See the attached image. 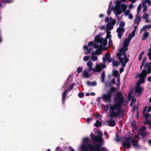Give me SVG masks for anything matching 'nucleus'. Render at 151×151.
I'll return each instance as SVG.
<instances>
[{"mask_svg": "<svg viewBox=\"0 0 151 151\" xmlns=\"http://www.w3.org/2000/svg\"><path fill=\"white\" fill-rule=\"evenodd\" d=\"M114 104L110 106L109 109V116L110 118H114L116 116L119 117L123 111L121 110V108L122 105L125 106L124 103L126 102V101L119 92H118L114 98Z\"/></svg>", "mask_w": 151, "mask_h": 151, "instance_id": "f257e3e1", "label": "nucleus"}, {"mask_svg": "<svg viewBox=\"0 0 151 151\" xmlns=\"http://www.w3.org/2000/svg\"><path fill=\"white\" fill-rule=\"evenodd\" d=\"M87 65L88 68L90 70L93 71L92 73L94 75H98L97 73H100L101 72L102 69H103L106 67V65L105 64H98L96 65L94 68H92V63L91 61H88Z\"/></svg>", "mask_w": 151, "mask_h": 151, "instance_id": "f03ea898", "label": "nucleus"}, {"mask_svg": "<svg viewBox=\"0 0 151 151\" xmlns=\"http://www.w3.org/2000/svg\"><path fill=\"white\" fill-rule=\"evenodd\" d=\"M93 43L92 41H90L89 42L88 45L86 46V45H84L83 47V50H86L87 51L86 52H85V53L86 54H87L89 53L91 51L92 48H90L88 49V47H89L90 46L93 45L94 48L96 49H98L102 48V45H99L96 44H93Z\"/></svg>", "mask_w": 151, "mask_h": 151, "instance_id": "7ed1b4c3", "label": "nucleus"}, {"mask_svg": "<svg viewBox=\"0 0 151 151\" xmlns=\"http://www.w3.org/2000/svg\"><path fill=\"white\" fill-rule=\"evenodd\" d=\"M102 145L96 143L94 146L91 144H89L88 146L91 151H106V149L104 147H102L100 149Z\"/></svg>", "mask_w": 151, "mask_h": 151, "instance_id": "20e7f679", "label": "nucleus"}, {"mask_svg": "<svg viewBox=\"0 0 151 151\" xmlns=\"http://www.w3.org/2000/svg\"><path fill=\"white\" fill-rule=\"evenodd\" d=\"M112 94L108 92L107 93L102 94L101 98L105 103H110L111 101V98Z\"/></svg>", "mask_w": 151, "mask_h": 151, "instance_id": "39448f33", "label": "nucleus"}, {"mask_svg": "<svg viewBox=\"0 0 151 151\" xmlns=\"http://www.w3.org/2000/svg\"><path fill=\"white\" fill-rule=\"evenodd\" d=\"M89 138L88 137H85L83 139V144L81 146V147L82 151H89L88 149L89 148L88 145V147L87 146V144L89 143Z\"/></svg>", "mask_w": 151, "mask_h": 151, "instance_id": "423d86ee", "label": "nucleus"}, {"mask_svg": "<svg viewBox=\"0 0 151 151\" xmlns=\"http://www.w3.org/2000/svg\"><path fill=\"white\" fill-rule=\"evenodd\" d=\"M132 137H127L122 143V145L126 148H129L131 147V145L130 141Z\"/></svg>", "mask_w": 151, "mask_h": 151, "instance_id": "0eeeda50", "label": "nucleus"}, {"mask_svg": "<svg viewBox=\"0 0 151 151\" xmlns=\"http://www.w3.org/2000/svg\"><path fill=\"white\" fill-rule=\"evenodd\" d=\"M103 61L104 63V64L107 62L108 63H109L112 62V58L110 56V54L109 52H107L105 55L104 57L103 58Z\"/></svg>", "mask_w": 151, "mask_h": 151, "instance_id": "6e6552de", "label": "nucleus"}, {"mask_svg": "<svg viewBox=\"0 0 151 151\" xmlns=\"http://www.w3.org/2000/svg\"><path fill=\"white\" fill-rule=\"evenodd\" d=\"M118 33V37L119 39L121 38L122 36L125 32V29L123 27H118L116 31Z\"/></svg>", "mask_w": 151, "mask_h": 151, "instance_id": "1a4fd4ad", "label": "nucleus"}, {"mask_svg": "<svg viewBox=\"0 0 151 151\" xmlns=\"http://www.w3.org/2000/svg\"><path fill=\"white\" fill-rule=\"evenodd\" d=\"M131 142L132 143L133 146L136 149H140L141 148V147L138 143V141L137 140L132 139Z\"/></svg>", "mask_w": 151, "mask_h": 151, "instance_id": "9d476101", "label": "nucleus"}, {"mask_svg": "<svg viewBox=\"0 0 151 151\" xmlns=\"http://www.w3.org/2000/svg\"><path fill=\"white\" fill-rule=\"evenodd\" d=\"M132 38H130V37L126 39L124 42L123 47H125L126 50H128L127 47L129 45V44L130 41Z\"/></svg>", "mask_w": 151, "mask_h": 151, "instance_id": "9b49d317", "label": "nucleus"}, {"mask_svg": "<svg viewBox=\"0 0 151 151\" xmlns=\"http://www.w3.org/2000/svg\"><path fill=\"white\" fill-rule=\"evenodd\" d=\"M93 140L94 141L97 142L99 143H101L103 141L102 137L99 136H95L93 137Z\"/></svg>", "mask_w": 151, "mask_h": 151, "instance_id": "f8f14e48", "label": "nucleus"}, {"mask_svg": "<svg viewBox=\"0 0 151 151\" xmlns=\"http://www.w3.org/2000/svg\"><path fill=\"white\" fill-rule=\"evenodd\" d=\"M106 122L108 123V125L110 127H113L115 126L116 124V122L112 119H110Z\"/></svg>", "mask_w": 151, "mask_h": 151, "instance_id": "ddd939ff", "label": "nucleus"}, {"mask_svg": "<svg viewBox=\"0 0 151 151\" xmlns=\"http://www.w3.org/2000/svg\"><path fill=\"white\" fill-rule=\"evenodd\" d=\"M67 92L68 90H65L63 93V95L62 96V101L64 105L65 104V102L66 99V95Z\"/></svg>", "mask_w": 151, "mask_h": 151, "instance_id": "4468645a", "label": "nucleus"}, {"mask_svg": "<svg viewBox=\"0 0 151 151\" xmlns=\"http://www.w3.org/2000/svg\"><path fill=\"white\" fill-rule=\"evenodd\" d=\"M137 26H135L134 27V30L132 32V33L131 34H130L129 35V37H130V38H132L134 37V36L135 34V32L136 31V30L137 28Z\"/></svg>", "mask_w": 151, "mask_h": 151, "instance_id": "2eb2a0df", "label": "nucleus"}, {"mask_svg": "<svg viewBox=\"0 0 151 151\" xmlns=\"http://www.w3.org/2000/svg\"><path fill=\"white\" fill-rule=\"evenodd\" d=\"M136 78H137L138 77L140 78V79L138 81V82H139L141 84L145 82V79L146 76H136Z\"/></svg>", "mask_w": 151, "mask_h": 151, "instance_id": "dca6fc26", "label": "nucleus"}, {"mask_svg": "<svg viewBox=\"0 0 151 151\" xmlns=\"http://www.w3.org/2000/svg\"><path fill=\"white\" fill-rule=\"evenodd\" d=\"M143 90L142 88H136L135 89V92L136 93H138L139 95L142 93Z\"/></svg>", "mask_w": 151, "mask_h": 151, "instance_id": "f3484780", "label": "nucleus"}, {"mask_svg": "<svg viewBox=\"0 0 151 151\" xmlns=\"http://www.w3.org/2000/svg\"><path fill=\"white\" fill-rule=\"evenodd\" d=\"M91 58L93 60L96 61L98 60V57L96 55V52L92 53Z\"/></svg>", "mask_w": 151, "mask_h": 151, "instance_id": "a211bd4d", "label": "nucleus"}, {"mask_svg": "<svg viewBox=\"0 0 151 151\" xmlns=\"http://www.w3.org/2000/svg\"><path fill=\"white\" fill-rule=\"evenodd\" d=\"M149 35V33L147 32V31L145 32L143 34V35L142 37V40H146V38L148 37Z\"/></svg>", "mask_w": 151, "mask_h": 151, "instance_id": "6ab92c4d", "label": "nucleus"}, {"mask_svg": "<svg viewBox=\"0 0 151 151\" xmlns=\"http://www.w3.org/2000/svg\"><path fill=\"white\" fill-rule=\"evenodd\" d=\"M148 74L147 71L145 69L142 70V72L140 74H137L136 76H147Z\"/></svg>", "mask_w": 151, "mask_h": 151, "instance_id": "aec40b11", "label": "nucleus"}, {"mask_svg": "<svg viewBox=\"0 0 151 151\" xmlns=\"http://www.w3.org/2000/svg\"><path fill=\"white\" fill-rule=\"evenodd\" d=\"M107 30H111L113 28V26L110 24V22H108L106 25Z\"/></svg>", "mask_w": 151, "mask_h": 151, "instance_id": "412c9836", "label": "nucleus"}, {"mask_svg": "<svg viewBox=\"0 0 151 151\" xmlns=\"http://www.w3.org/2000/svg\"><path fill=\"white\" fill-rule=\"evenodd\" d=\"M86 84L89 86H95L96 85V83L95 81L91 82L89 81H87L86 82Z\"/></svg>", "mask_w": 151, "mask_h": 151, "instance_id": "4be33fe9", "label": "nucleus"}, {"mask_svg": "<svg viewBox=\"0 0 151 151\" xmlns=\"http://www.w3.org/2000/svg\"><path fill=\"white\" fill-rule=\"evenodd\" d=\"M147 128L145 126H143L140 129L139 133L144 132L146 130Z\"/></svg>", "mask_w": 151, "mask_h": 151, "instance_id": "5701e85b", "label": "nucleus"}, {"mask_svg": "<svg viewBox=\"0 0 151 151\" xmlns=\"http://www.w3.org/2000/svg\"><path fill=\"white\" fill-rule=\"evenodd\" d=\"M139 134L141 136V137L143 138H145L146 137V136L147 134V132H140V133H139Z\"/></svg>", "mask_w": 151, "mask_h": 151, "instance_id": "b1692460", "label": "nucleus"}, {"mask_svg": "<svg viewBox=\"0 0 151 151\" xmlns=\"http://www.w3.org/2000/svg\"><path fill=\"white\" fill-rule=\"evenodd\" d=\"M91 70L88 69L85 70L83 72L82 76H89L88 73Z\"/></svg>", "mask_w": 151, "mask_h": 151, "instance_id": "393cba45", "label": "nucleus"}, {"mask_svg": "<svg viewBox=\"0 0 151 151\" xmlns=\"http://www.w3.org/2000/svg\"><path fill=\"white\" fill-rule=\"evenodd\" d=\"M137 18H136L134 21V23H135L136 24H138L139 22H140V19L139 16H137Z\"/></svg>", "mask_w": 151, "mask_h": 151, "instance_id": "a878e982", "label": "nucleus"}, {"mask_svg": "<svg viewBox=\"0 0 151 151\" xmlns=\"http://www.w3.org/2000/svg\"><path fill=\"white\" fill-rule=\"evenodd\" d=\"M101 124L102 122H100L98 120H96L95 124L96 127H98L101 125Z\"/></svg>", "mask_w": 151, "mask_h": 151, "instance_id": "bb28decb", "label": "nucleus"}, {"mask_svg": "<svg viewBox=\"0 0 151 151\" xmlns=\"http://www.w3.org/2000/svg\"><path fill=\"white\" fill-rule=\"evenodd\" d=\"M117 91L116 88L114 87H111L110 90L108 92L109 93H110L111 94H112V93L116 91Z\"/></svg>", "mask_w": 151, "mask_h": 151, "instance_id": "cd10ccee", "label": "nucleus"}, {"mask_svg": "<svg viewBox=\"0 0 151 151\" xmlns=\"http://www.w3.org/2000/svg\"><path fill=\"white\" fill-rule=\"evenodd\" d=\"M111 33V32L109 30H106V37L107 38L109 39L111 37V35L110 34Z\"/></svg>", "mask_w": 151, "mask_h": 151, "instance_id": "c85d7f7f", "label": "nucleus"}, {"mask_svg": "<svg viewBox=\"0 0 151 151\" xmlns=\"http://www.w3.org/2000/svg\"><path fill=\"white\" fill-rule=\"evenodd\" d=\"M144 116L146 120H148V118H151V114L149 113H146L145 114Z\"/></svg>", "mask_w": 151, "mask_h": 151, "instance_id": "c756f323", "label": "nucleus"}, {"mask_svg": "<svg viewBox=\"0 0 151 151\" xmlns=\"http://www.w3.org/2000/svg\"><path fill=\"white\" fill-rule=\"evenodd\" d=\"M102 49H99L96 50V52H96V54L98 55H100L102 53Z\"/></svg>", "mask_w": 151, "mask_h": 151, "instance_id": "7c9ffc66", "label": "nucleus"}, {"mask_svg": "<svg viewBox=\"0 0 151 151\" xmlns=\"http://www.w3.org/2000/svg\"><path fill=\"white\" fill-rule=\"evenodd\" d=\"M146 13L145 12L143 14V18L146 20L147 22L148 21V18L149 15L148 14H146Z\"/></svg>", "mask_w": 151, "mask_h": 151, "instance_id": "2f4dec72", "label": "nucleus"}, {"mask_svg": "<svg viewBox=\"0 0 151 151\" xmlns=\"http://www.w3.org/2000/svg\"><path fill=\"white\" fill-rule=\"evenodd\" d=\"M127 50H126V49H125V47H123L121 48L120 49V52L121 53H124L126 52V51Z\"/></svg>", "mask_w": 151, "mask_h": 151, "instance_id": "473e14b6", "label": "nucleus"}, {"mask_svg": "<svg viewBox=\"0 0 151 151\" xmlns=\"http://www.w3.org/2000/svg\"><path fill=\"white\" fill-rule=\"evenodd\" d=\"M144 124H147L151 125V119L147 120L144 122Z\"/></svg>", "mask_w": 151, "mask_h": 151, "instance_id": "72a5a7b5", "label": "nucleus"}, {"mask_svg": "<svg viewBox=\"0 0 151 151\" xmlns=\"http://www.w3.org/2000/svg\"><path fill=\"white\" fill-rule=\"evenodd\" d=\"M141 6L140 4H139L137 7V16H139V13L140 10L141 8Z\"/></svg>", "mask_w": 151, "mask_h": 151, "instance_id": "f704fd0d", "label": "nucleus"}, {"mask_svg": "<svg viewBox=\"0 0 151 151\" xmlns=\"http://www.w3.org/2000/svg\"><path fill=\"white\" fill-rule=\"evenodd\" d=\"M112 74L113 76H119L118 71H116L115 70H113L112 72Z\"/></svg>", "mask_w": 151, "mask_h": 151, "instance_id": "c9c22d12", "label": "nucleus"}, {"mask_svg": "<svg viewBox=\"0 0 151 151\" xmlns=\"http://www.w3.org/2000/svg\"><path fill=\"white\" fill-rule=\"evenodd\" d=\"M113 65L114 66H118L119 64V63L118 61H113L112 62Z\"/></svg>", "mask_w": 151, "mask_h": 151, "instance_id": "e433bc0d", "label": "nucleus"}, {"mask_svg": "<svg viewBox=\"0 0 151 151\" xmlns=\"http://www.w3.org/2000/svg\"><path fill=\"white\" fill-rule=\"evenodd\" d=\"M122 13V11L120 9H117L115 12V14H120Z\"/></svg>", "mask_w": 151, "mask_h": 151, "instance_id": "4c0bfd02", "label": "nucleus"}, {"mask_svg": "<svg viewBox=\"0 0 151 151\" xmlns=\"http://www.w3.org/2000/svg\"><path fill=\"white\" fill-rule=\"evenodd\" d=\"M109 22H110V24H111V25H112L113 26L116 24V21L115 19H113Z\"/></svg>", "mask_w": 151, "mask_h": 151, "instance_id": "58836bf2", "label": "nucleus"}, {"mask_svg": "<svg viewBox=\"0 0 151 151\" xmlns=\"http://www.w3.org/2000/svg\"><path fill=\"white\" fill-rule=\"evenodd\" d=\"M84 96V94L83 92H80L78 93V96L80 98H83Z\"/></svg>", "mask_w": 151, "mask_h": 151, "instance_id": "ea45409f", "label": "nucleus"}, {"mask_svg": "<svg viewBox=\"0 0 151 151\" xmlns=\"http://www.w3.org/2000/svg\"><path fill=\"white\" fill-rule=\"evenodd\" d=\"M100 38V37L99 35L97 36L95 38V41L98 43Z\"/></svg>", "mask_w": 151, "mask_h": 151, "instance_id": "a19ab883", "label": "nucleus"}, {"mask_svg": "<svg viewBox=\"0 0 151 151\" xmlns=\"http://www.w3.org/2000/svg\"><path fill=\"white\" fill-rule=\"evenodd\" d=\"M149 50L150 51L147 53V55L149 56V59L151 60V48H150Z\"/></svg>", "mask_w": 151, "mask_h": 151, "instance_id": "79ce46f5", "label": "nucleus"}, {"mask_svg": "<svg viewBox=\"0 0 151 151\" xmlns=\"http://www.w3.org/2000/svg\"><path fill=\"white\" fill-rule=\"evenodd\" d=\"M83 69L82 67H78L77 68V73H80L82 72Z\"/></svg>", "mask_w": 151, "mask_h": 151, "instance_id": "37998d69", "label": "nucleus"}, {"mask_svg": "<svg viewBox=\"0 0 151 151\" xmlns=\"http://www.w3.org/2000/svg\"><path fill=\"white\" fill-rule=\"evenodd\" d=\"M116 5L117 6H120L121 5V2L120 1L117 0L116 2Z\"/></svg>", "mask_w": 151, "mask_h": 151, "instance_id": "c03bdc74", "label": "nucleus"}, {"mask_svg": "<svg viewBox=\"0 0 151 151\" xmlns=\"http://www.w3.org/2000/svg\"><path fill=\"white\" fill-rule=\"evenodd\" d=\"M121 7L122 10L123 11H125L126 8V6L124 4H122Z\"/></svg>", "mask_w": 151, "mask_h": 151, "instance_id": "a18cd8bd", "label": "nucleus"}, {"mask_svg": "<svg viewBox=\"0 0 151 151\" xmlns=\"http://www.w3.org/2000/svg\"><path fill=\"white\" fill-rule=\"evenodd\" d=\"M147 67V68H151V62L149 63L148 64L147 63L145 66V68Z\"/></svg>", "mask_w": 151, "mask_h": 151, "instance_id": "49530a36", "label": "nucleus"}, {"mask_svg": "<svg viewBox=\"0 0 151 151\" xmlns=\"http://www.w3.org/2000/svg\"><path fill=\"white\" fill-rule=\"evenodd\" d=\"M14 0H4L3 2L4 3H10L12 2Z\"/></svg>", "mask_w": 151, "mask_h": 151, "instance_id": "de8ad7c7", "label": "nucleus"}, {"mask_svg": "<svg viewBox=\"0 0 151 151\" xmlns=\"http://www.w3.org/2000/svg\"><path fill=\"white\" fill-rule=\"evenodd\" d=\"M146 59L147 58L146 57L144 58L142 61V66H144L145 65L146 61Z\"/></svg>", "mask_w": 151, "mask_h": 151, "instance_id": "09e8293b", "label": "nucleus"}, {"mask_svg": "<svg viewBox=\"0 0 151 151\" xmlns=\"http://www.w3.org/2000/svg\"><path fill=\"white\" fill-rule=\"evenodd\" d=\"M106 86H107L110 87L112 86V84L111 82H106L105 83Z\"/></svg>", "mask_w": 151, "mask_h": 151, "instance_id": "8fccbe9b", "label": "nucleus"}, {"mask_svg": "<svg viewBox=\"0 0 151 151\" xmlns=\"http://www.w3.org/2000/svg\"><path fill=\"white\" fill-rule=\"evenodd\" d=\"M111 11L112 9H111L110 8H109L107 11V14L108 16H109L110 15Z\"/></svg>", "mask_w": 151, "mask_h": 151, "instance_id": "3c124183", "label": "nucleus"}, {"mask_svg": "<svg viewBox=\"0 0 151 151\" xmlns=\"http://www.w3.org/2000/svg\"><path fill=\"white\" fill-rule=\"evenodd\" d=\"M146 29L147 28L145 25L141 29L140 32V33H142L143 32V31L145 30V29Z\"/></svg>", "mask_w": 151, "mask_h": 151, "instance_id": "603ef678", "label": "nucleus"}, {"mask_svg": "<svg viewBox=\"0 0 151 151\" xmlns=\"http://www.w3.org/2000/svg\"><path fill=\"white\" fill-rule=\"evenodd\" d=\"M89 59V57L88 56H86L83 58V60L84 61H87Z\"/></svg>", "mask_w": 151, "mask_h": 151, "instance_id": "864d4df0", "label": "nucleus"}, {"mask_svg": "<svg viewBox=\"0 0 151 151\" xmlns=\"http://www.w3.org/2000/svg\"><path fill=\"white\" fill-rule=\"evenodd\" d=\"M132 127L134 128L135 129H136V128H137V125H136L135 123H133L132 124Z\"/></svg>", "mask_w": 151, "mask_h": 151, "instance_id": "5fc2aeb1", "label": "nucleus"}, {"mask_svg": "<svg viewBox=\"0 0 151 151\" xmlns=\"http://www.w3.org/2000/svg\"><path fill=\"white\" fill-rule=\"evenodd\" d=\"M104 41V39L103 38H100L98 43H103Z\"/></svg>", "mask_w": 151, "mask_h": 151, "instance_id": "6e6d98bb", "label": "nucleus"}, {"mask_svg": "<svg viewBox=\"0 0 151 151\" xmlns=\"http://www.w3.org/2000/svg\"><path fill=\"white\" fill-rule=\"evenodd\" d=\"M125 24V23L124 22H121L119 25V26L120 27L122 26V27H124V26Z\"/></svg>", "mask_w": 151, "mask_h": 151, "instance_id": "4d7b16f0", "label": "nucleus"}, {"mask_svg": "<svg viewBox=\"0 0 151 151\" xmlns=\"http://www.w3.org/2000/svg\"><path fill=\"white\" fill-rule=\"evenodd\" d=\"M122 55V54L120 53H118L117 55V56H118V59L121 58V56Z\"/></svg>", "mask_w": 151, "mask_h": 151, "instance_id": "13d9d810", "label": "nucleus"}, {"mask_svg": "<svg viewBox=\"0 0 151 151\" xmlns=\"http://www.w3.org/2000/svg\"><path fill=\"white\" fill-rule=\"evenodd\" d=\"M120 62L121 63H122L123 62L124 60V58H119V59H118Z\"/></svg>", "mask_w": 151, "mask_h": 151, "instance_id": "bf43d9fd", "label": "nucleus"}, {"mask_svg": "<svg viewBox=\"0 0 151 151\" xmlns=\"http://www.w3.org/2000/svg\"><path fill=\"white\" fill-rule=\"evenodd\" d=\"M143 12H145V11H146L147 9V6L146 5H143Z\"/></svg>", "mask_w": 151, "mask_h": 151, "instance_id": "052dcab7", "label": "nucleus"}, {"mask_svg": "<svg viewBox=\"0 0 151 151\" xmlns=\"http://www.w3.org/2000/svg\"><path fill=\"white\" fill-rule=\"evenodd\" d=\"M112 42L111 39H110L109 40L108 42V45L109 46H111L112 45Z\"/></svg>", "mask_w": 151, "mask_h": 151, "instance_id": "680f3d73", "label": "nucleus"}, {"mask_svg": "<svg viewBox=\"0 0 151 151\" xmlns=\"http://www.w3.org/2000/svg\"><path fill=\"white\" fill-rule=\"evenodd\" d=\"M130 12V10H126L125 13V14L127 15H128L129 14Z\"/></svg>", "mask_w": 151, "mask_h": 151, "instance_id": "e2e57ef3", "label": "nucleus"}, {"mask_svg": "<svg viewBox=\"0 0 151 151\" xmlns=\"http://www.w3.org/2000/svg\"><path fill=\"white\" fill-rule=\"evenodd\" d=\"M73 84H72L70 87H68V90L70 91L73 89Z\"/></svg>", "mask_w": 151, "mask_h": 151, "instance_id": "0e129e2a", "label": "nucleus"}, {"mask_svg": "<svg viewBox=\"0 0 151 151\" xmlns=\"http://www.w3.org/2000/svg\"><path fill=\"white\" fill-rule=\"evenodd\" d=\"M105 76H101V81L102 82L104 83L105 82Z\"/></svg>", "mask_w": 151, "mask_h": 151, "instance_id": "69168bd1", "label": "nucleus"}, {"mask_svg": "<svg viewBox=\"0 0 151 151\" xmlns=\"http://www.w3.org/2000/svg\"><path fill=\"white\" fill-rule=\"evenodd\" d=\"M107 40H104V41L103 42V45H106L107 44Z\"/></svg>", "mask_w": 151, "mask_h": 151, "instance_id": "338daca9", "label": "nucleus"}, {"mask_svg": "<svg viewBox=\"0 0 151 151\" xmlns=\"http://www.w3.org/2000/svg\"><path fill=\"white\" fill-rule=\"evenodd\" d=\"M55 151H63L62 150L60 149V147H57V150Z\"/></svg>", "mask_w": 151, "mask_h": 151, "instance_id": "774afa93", "label": "nucleus"}]
</instances>
